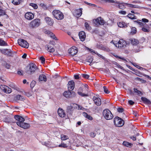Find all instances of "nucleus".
Here are the masks:
<instances>
[{
    "label": "nucleus",
    "instance_id": "nucleus-58",
    "mask_svg": "<svg viewBox=\"0 0 151 151\" xmlns=\"http://www.w3.org/2000/svg\"><path fill=\"white\" fill-rule=\"evenodd\" d=\"M25 94L28 96H31L32 95V93L30 92H25Z\"/></svg>",
    "mask_w": 151,
    "mask_h": 151
},
{
    "label": "nucleus",
    "instance_id": "nucleus-37",
    "mask_svg": "<svg viewBox=\"0 0 151 151\" xmlns=\"http://www.w3.org/2000/svg\"><path fill=\"white\" fill-rule=\"evenodd\" d=\"M85 27L86 29L88 30H91V27L87 22H86L85 23Z\"/></svg>",
    "mask_w": 151,
    "mask_h": 151
},
{
    "label": "nucleus",
    "instance_id": "nucleus-47",
    "mask_svg": "<svg viewBox=\"0 0 151 151\" xmlns=\"http://www.w3.org/2000/svg\"><path fill=\"white\" fill-rule=\"evenodd\" d=\"M35 84L36 82L35 81H32L30 84L31 88H32L34 87Z\"/></svg>",
    "mask_w": 151,
    "mask_h": 151
},
{
    "label": "nucleus",
    "instance_id": "nucleus-54",
    "mask_svg": "<svg viewBox=\"0 0 151 151\" xmlns=\"http://www.w3.org/2000/svg\"><path fill=\"white\" fill-rule=\"evenodd\" d=\"M6 49H4L3 50H1L0 52L2 54L6 55Z\"/></svg>",
    "mask_w": 151,
    "mask_h": 151
},
{
    "label": "nucleus",
    "instance_id": "nucleus-56",
    "mask_svg": "<svg viewBox=\"0 0 151 151\" xmlns=\"http://www.w3.org/2000/svg\"><path fill=\"white\" fill-rule=\"evenodd\" d=\"M96 135V133L94 132H92L90 134L91 137L93 138Z\"/></svg>",
    "mask_w": 151,
    "mask_h": 151
},
{
    "label": "nucleus",
    "instance_id": "nucleus-15",
    "mask_svg": "<svg viewBox=\"0 0 151 151\" xmlns=\"http://www.w3.org/2000/svg\"><path fill=\"white\" fill-rule=\"evenodd\" d=\"M71 95L73 96L75 95V93L74 91H71L68 90L65 91L63 93V95L67 98H69L72 97Z\"/></svg>",
    "mask_w": 151,
    "mask_h": 151
},
{
    "label": "nucleus",
    "instance_id": "nucleus-59",
    "mask_svg": "<svg viewBox=\"0 0 151 151\" xmlns=\"http://www.w3.org/2000/svg\"><path fill=\"white\" fill-rule=\"evenodd\" d=\"M88 86L87 85L85 84L83 86H82V87L83 88L85 89V90H86H86H88Z\"/></svg>",
    "mask_w": 151,
    "mask_h": 151
},
{
    "label": "nucleus",
    "instance_id": "nucleus-57",
    "mask_svg": "<svg viewBox=\"0 0 151 151\" xmlns=\"http://www.w3.org/2000/svg\"><path fill=\"white\" fill-rule=\"evenodd\" d=\"M95 54H97L99 57L103 59H105L104 57L103 56H102V55H101L98 53L97 52L95 53Z\"/></svg>",
    "mask_w": 151,
    "mask_h": 151
},
{
    "label": "nucleus",
    "instance_id": "nucleus-62",
    "mask_svg": "<svg viewBox=\"0 0 151 151\" xmlns=\"http://www.w3.org/2000/svg\"><path fill=\"white\" fill-rule=\"evenodd\" d=\"M50 36L54 39L56 40H57V38L55 37L54 35L52 33V35H51Z\"/></svg>",
    "mask_w": 151,
    "mask_h": 151
},
{
    "label": "nucleus",
    "instance_id": "nucleus-38",
    "mask_svg": "<svg viewBox=\"0 0 151 151\" xmlns=\"http://www.w3.org/2000/svg\"><path fill=\"white\" fill-rule=\"evenodd\" d=\"M127 17L130 19H136V17L133 14H132L131 13L129 14L128 15Z\"/></svg>",
    "mask_w": 151,
    "mask_h": 151
},
{
    "label": "nucleus",
    "instance_id": "nucleus-24",
    "mask_svg": "<svg viewBox=\"0 0 151 151\" xmlns=\"http://www.w3.org/2000/svg\"><path fill=\"white\" fill-rule=\"evenodd\" d=\"M97 46L99 49L104 51L109 52L110 51L108 47L101 45H98Z\"/></svg>",
    "mask_w": 151,
    "mask_h": 151
},
{
    "label": "nucleus",
    "instance_id": "nucleus-16",
    "mask_svg": "<svg viewBox=\"0 0 151 151\" xmlns=\"http://www.w3.org/2000/svg\"><path fill=\"white\" fill-rule=\"evenodd\" d=\"M68 90L72 91L75 87V83L73 81H69L67 84Z\"/></svg>",
    "mask_w": 151,
    "mask_h": 151
},
{
    "label": "nucleus",
    "instance_id": "nucleus-21",
    "mask_svg": "<svg viewBox=\"0 0 151 151\" xmlns=\"http://www.w3.org/2000/svg\"><path fill=\"white\" fill-rule=\"evenodd\" d=\"M45 20L47 24L48 25L51 26L53 24V20L50 18L47 17L45 18Z\"/></svg>",
    "mask_w": 151,
    "mask_h": 151
},
{
    "label": "nucleus",
    "instance_id": "nucleus-25",
    "mask_svg": "<svg viewBox=\"0 0 151 151\" xmlns=\"http://www.w3.org/2000/svg\"><path fill=\"white\" fill-rule=\"evenodd\" d=\"M39 81H46L47 78L46 76L43 74L40 75L39 78Z\"/></svg>",
    "mask_w": 151,
    "mask_h": 151
},
{
    "label": "nucleus",
    "instance_id": "nucleus-51",
    "mask_svg": "<svg viewBox=\"0 0 151 151\" xmlns=\"http://www.w3.org/2000/svg\"><path fill=\"white\" fill-rule=\"evenodd\" d=\"M126 5H127L128 6H129V7H130L133 8H137L136 7V6H136L134 5H133L132 4H129L127 3V4H126Z\"/></svg>",
    "mask_w": 151,
    "mask_h": 151
},
{
    "label": "nucleus",
    "instance_id": "nucleus-6",
    "mask_svg": "<svg viewBox=\"0 0 151 151\" xmlns=\"http://www.w3.org/2000/svg\"><path fill=\"white\" fill-rule=\"evenodd\" d=\"M40 20L39 19H35L30 23L29 26L32 28L38 27L40 24Z\"/></svg>",
    "mask_w": 151,
    "mask_h": 151
},
{
    "label": "nucleus",
    "instance_id": "nucleus-14",
    "mask_svg": "<svg viewBox=\"0 0 151 151\" xmlns=\"http://www.w3.org/2000/svg\"><path fill=\"white\" fill-rule=\"evenodd\" d=\"M68 51L69 54L73 56L77 53L78 50L76 47L73 46L68 50Z\"/></svg>",
    "mask_w": 151,
    "mask_h": 151
},
{
    "label": "nucleus",
    "instance_id": "nucleus-44",
    "mask_svg": "<svg viewBox=\"0 0 151 151\" xmlns=\"http://www.w3.org/2000/svg\"><path fill=\"white\" fill-rule=\"evenodd\" d=\"M61 140H65L68 139V136L63 134H62L61 136Z\"/></svg>",
    "mask_w": 151,
    "mask_h": 151
},
{
    "label": "nucleus",
    "instance_id": "nucleus-13",
    "mask_svg": "<svg viewBox=\"0 0 151 151\" xmlns=\"http://www.w3.org/2000/svg\"><path fill=\"white\" fill-rule=\"evenodd\" d=\"M17 124L18 126L25 129L29 128L30 127L29 124L25 123L24 122H17Z\"/></svg>",
    "mask_w": 151,
    "mask_h": 151
},
{
    "label": "nucleus",
    "instance_id": "nucleus-43",
    "mask_svg": "<svg viewBox=\"0 0 151 151\" xmlns=\"http://www.w3.org/2000/svg\"><path fill=\"white\" fill-rule=\"evenodd\" d=\"M137 32L136 28L134 27H133L132 28L131 34L132 35L135 34Z\"/></svg>",
    "mask_w": 151,
    "mask_h": 151
},
{
    "label": "nucleus",
    "instance_id": "nucleus-2",
    "mask_svg": "<svg viewBox=\"0 0 151 151\" xmlns=\"http://www.w3.org/2000/svg\"><path fill=\"white\" fill-rule=\"evenodd\" d=\"M103 114L104 118L107 120L111 119L114 117L113 114L108 109L104 110Z\"/></svg>",
    "mask_w": 151,
    "mask_h": 151
},
{
    "label": "nucleus",
    "instance_id": "nucleus-3",
    "mask_svg": "<svg viewBox=\"0 0 151 151\" xmlns=\"http://www.w3.org/2000/svg\"><path fill=\"white\" fill-rule=\"evenodd\" d=\"M114 123L116 127H120L122 126L124 124V122L118 116L114 119Z\"/></svg>",
    "mask_w": 151,
    "mask_h": 151
},
{
    "label": "nucleus",
    "instance_id": "nucleus-35",
    "mask_svg": "<svg viewBox=\"0 0 151 151\" xmlns=\"http://www.w3.org/2000/svg\"><path fill=\"white\" fill-rule=\"evenodd\" d=\"M123 144L124 145L129 147H131L132 145V143L125 141L123 142Z\"/></svg>",
    "mask_w": 151,
    "mask_h": 151
},
{
    "label": "nucleus",
    "instance_id": "nucleus-27",
    "mask_svg": "<svg viewBox=\"0 0 151 151\" xmlns=\"http://www.w3.org/2000/svg\"><path fill=\"white\" fill-rule=\"evenodd\" d=\"M82 9H77L75 10V13L76 15L79 17L81 16L82 14Z\"/></svg>",
    "mask_w": 151,
    "mask_h": 151
},
{
    "label": "nucleus",
    "instance_id": "nucleus-49",
    "mask_svg": "<svg viewBox=\"0 0 151 151\" xmlns=\"http://www.w3.org/2000/svg\"><path fill=\"white\" fill-rule=\"evenodd\" d=\"M10 86L12 88H14V89H15L17 90H18L19 88H17L16 86L14 85H13V84H11L10 85Z\"/></svg>",
    "mask_w": 151,
    "mask_h": 151
},
{
    "label": "nucleus",
    "instance_id": "nucleus-26",
    "mask_svg": "<svg viewBox=\"0 0 151 151\" xmlns=\"http://www.w3.org/2000/svg\"><path fill=\"white\" fill-rule=\"evenodd\" d=\"M141 99L145 104H151L150 101L145 97H141Z\"/></svg>",
    "mask_w": 151,
    "mask_h": 151
},
{
    "label": "nucleus",
    "instance_id": "nucleus-23",
    "mask_svg": "<svg viewBox=\"0 0 151 151\" xmlns=\"http://www.w3.org/2000/svg\"><path fill=\"white\" fill-rule=\"evenodd\" d=\"M14 118L18 122H23L25 121V119L23 117L18 115H15L14 116Z\"/></svg>",
    "mask_w": 151,
    "mask_h": 151
},
{
    "label": "nucleus",
    "instance_id": "nucleus-36",
    "mask_svg": "<svg viewBox=\"0 0 151 151\" xmlns=\"http://www.w3.org/2000/svg\"><path fill=\"white\" fill-rule=\"evenodd\" d=\"M131 42V43L133 45H137L139 43V41L134 39H132Z\"/></svg>",
    "mask_w": 151,
    "mask_h": 151
},
{
    "label": "nucleus",
    "instance_id": "nucleus-11",
    "mask_svg": "<svg viewBox=\"0 0 151 151\" xmlns=\"http://www.w3.org/2000/svg\"><path fill=\"white\" fill-rule=\"evenodd\" d=\"M77 106V105L75 104H71L70 106H68L67 107L66 112L67 115H71L73 113V109L75 108V107L73 106Z\"/></svg>",
    "mask_w": 151,
    "mask_h": 151
},
{
    "label": "nucleus",
    "instance_id": "nucleus-60",
    "mask_svg": "<svg viewBox=\"0 0 151 151\" xmlns=\"http://www.w3.org/2000/svg\"><path fill=\"white\" fill-rule=\"evenodd\" d=\"M5 67L8 69H9L10 67V65L9 64L7 63L6 62H5Z\"/></svg>",
    "mask_w": 151,
    "mask_h": 151
},
{
    "label": "nucleus",
    "instance_id": "nucleus-17",
    "mask_svg": "<svg viewBox=\"0 0 151 151\" xmlns=\"http://www.w3.org/2000/svg\"><path fill=\"white\" fill-rule=\"evenodd\" d=\"M78 35L81 40L82 41H84L86 37L85 32L84 31H81L79 32Z\"/></svg>",
    "mask_w": 151,
    "mask_h": 151
},
{
    "label": "nucleus",
    "instance_id": "nucleus-30",
    "mask_svg": "<svg viewBox=\"0 0 151 151\" xmlns=\"http://www.w3.org/2000/svg\"><path fill=\"white\" fill-rule=\"evenodd\" d=\"M93 60V58L91 56L88 57V58L86 60V61L90 63V64H89L90 65H92L91 64V63L92 62Z\"/></svg>",
    "mask_w": 151,
    "mask_h": 151
},
{
    "label": "nucleus",
    "instance_id": "nucleus-32",
    "mask_svg": "<svg viewBox=\"0 0 151 151\" xmlns=\"http://www.w3.org/2000/svg\"><path fill=\"white\" fill-rule=\"evenodd\" d=\"M140 20H137V21H135V22H137L138 24L141 26L146 27L148 26V25L146 24H144L142 22H140Z\"/></svg>",
    "mask_w": 151,
    "mask_h": 151
},
{
    "label": "nucleus",
    "instance_id": "nucleus-40",
    "mask_svg": "<svg viewBox=\"0 0 151 151\" xmlns=\"http://www.w3.org/2000/svg\"><path fill=\"white\" fill-rule=\"evenodd\" d=\"M7 44L4 41L0 39V45L1 46H6Z\"/></svg>",
    "mask_w": 151,
    "mask_h": 151
},
{
    "label": "nucleus",
    "instance_id": "nucleus-8",
    "mask_svg": "<svg viewBox=\"0 0 151 151\" xmlns=\"http://www.w3.org/2000/svg\"><path fill=\"white\" fill-rule=\"evenodd\" d=\"M19 45L22 47L27 48L29 47L28 43L24 40L19 39L18 40Z\"/></svg>",
    "mask_w": 151,
    "mask_h": 151
},
{
    "label": "nucleus",
    "instance_id": "nucleus-41",
    "mask_svg": "<svg viewBox=\"0 0 151 151\" xmlns=\"http://www.w3.org/2000/svg\"><path fill=\"white\" fill-rule=\"evenodd\" d=\"M134 92L136 93L137 94L139 95L140 96L142 95V93L139 90H138L137 88H134Z\"/></svg>",
    "mask_w": 151,
    "mask_h": 151
},
{
    "label": "nucleus",
    "instance_id": "nucleus-64",
    "mask_svg": "<svg viewBox=\"0 0 151 151\" xmlns=\"http://www.w3.org/2000/svg\"><path fill=\"white\" fill-rule=\"evenodd\" d=\"M44 32L45 34H50L51 33L50 32L49 30H46L44 31Z\"/></svg>",
    "mask_w": 151,
    "mask_h": 151
},
{
    "label": "nucleus",
    "instance_id": "nucleus-46",
    "mask_svg": "<svg viewBox=\"0 0 151 151\" xmlns=\"http://www.w3.org/2000/svg\"><path fill=\"white\" fill-rule=\"evenodd\" d=\"M30 5L32 6L35 9H36L37 8V5L35 4L31 3L30 4Z\"/></svg>",
    "mask_w": 151,
    "mask_h": 151
},
{
    "label": "nucleus",
    "instance_id": "nucleus-28",
    "mask_svg": "<svg viewBox=\"0 0 151 151\" xmlns=\"http://www.w3.org/2000/svg\"><path fill=\"white\" fill-rule=\"evenodd\" d=\"M118 26L120 27L126 28L127 27L126 24L124 22H119L117 24Z\"/></svg>",
    "mask_w": 151,
    "mask_h": 151
},
{
    "label": "nucleus",
    "instance_id": "nucleus-50",
    "mask_svg": "<svg viewBox=\"0 0 151 151\" xmlns=\"http://www.w3.org/2000/svg\"><path fill=\"white\" fill-rule=\"evenodd\" d=\"M81 75L83 77L86 79H88L89 77V75L87 74H81Z\"/></svg>",
    "mask_w": 151,
    "mask_h": 151
},
{
    "label": "nucleus",
    "instance_id": "nucleus-1",
    "mask_svg": "<svg viewBox=\"0 0 151 151\" xmlns=\"http://www.w3.org/2000/svg\"><path fill=\"white\" fill-rule=\"evenodd\" d=\"M38 68L36 65L33 63H30L29 66L27 67L26 72L29 74H32L38 70Z\"/></svg>",
    "mask_w": 151,
    "mask_h": 151
},
{
    "label": "nucleus",
    "instance_id": "nucleus-45",
    "mask_svg": "<svg viewBox=\"0 0 151 151\" xmlns=\"http://www.w3.org/2000/svg\"><path fill=\"white\" fill-rule=\"evenodd\" d=\"M59 147H63V148H66L68 147V146L66 144H64L63 142H62L61 144L59 145Z\"/></svg>",
    "mask_w": 151,
    "mask_h": 151
},
{
    "label": "nucleus",
    "instance_id": "nucleus-31",
    "mask_svg": "<svg viewBox=\"0 0 151 151\" xmlns=\"http://www.w3.org/2000/svg\"><path fill=\"white\" fill-rule=\"evenodd\" d=\"M16 99L17 100H19L20 101H24V97L19 95H16L15 97Z\"/></svg>",
    "mask_w": 151,
    "mask_h": 151
},
{
    "label": "nucleus",
    "instance_id": "nucleus-52",
    "mask_svg": "<svg viewBox=\"0 0 151 151\" xmlns=\"http://www.w3.org/2000/svg\"><path fill=\"white\" fill-rule=\"evenodd\" d=\"M145 27H143L142 29V30L145 32H148L149 31V29H147Z\"/></svg>",
    "mask_w": 151,
    "mask_h": 151
},
{
    "label": "nucleus",
    "instance_id": "nucleus-12",
    "mask_svg": "<svg viewBox=\"0 0 151 151\" xmlns=\"http://www.w3.org/2000/svg\"><path fill=\"white\" fill-rule=\"evenodd\" d=\"M0 88L4 92L6 93H9L12 92L11 88L4 85H1L0 86Z\"/></svg>",
    "mask_w": 151,
    "mask_h": 151
},
{
    "label": "nucleus",
    "instance_id": "nucleus-10",
    "mask_svg": "<svg viewBox=\"0 0 151 151\" xmlns=\"http://www.w3.org/2000/svg\"><path fill=\"white\" fill-rule=\"evenodd\" d=\"M126 42L123 40H120L117 43L114 44L116 46L119 48L124 47L126 45Z\"/></svg>",
    "mask_w": 151,
    "mask_h": 151
},
{
    "label": "nucleus",
    "instance_id": "nucleus-63",
    "mask_svg": "<svg viewBox=\"0 0 151 151\" xmlns=\"http://www.w3.org/2000/svg\"><path fill=\"white\" fill-rule=\"evenodd\" d=\"M129 104L131 105H133L134 103V102L132 100H129L128 101Z\"/></svg>",
    "mask_w": 151,
    "mask_h": 151
},
{
    "label": "nucleus",
    "instance_id": "nucleus-4",
    "mask_svg": "<svg viewBox=\"0 0 151 151\" xmlns=\"http://www.w3.org/2000/svg\"><path fill=\"white\" fill-rule=\"evenodd\" d=\"M52 14L58 20H61L64 18V15L60 11L55 10L52 12Z\"/></svg>",
    "mask_w": 151,
    "mask_h": 151
},
{
    "label": "nucleus",
    "instance_id": "nucleus-48",
    "mask_svg": "<svg viewBox=\"0 0 151 151\" xmlns=\"http://www.w3.org/2000/svg\"><path fill=\"white\" fill-rule=\"evenodd\" d=\"M103 89L105 93H109V91L108 88L105 86H104L103 87Z\"/></svg>",
    "mask_w": 151,
    "mask_h": 151
},
{
    "label": "nucleus",
    "instance_id": "nucleus-34",
    "mask_svg": "<svg viewBox=\"0 0 151 151\" xmlns=\"http://www.w3.org/2000/svg\"><path fill=\"white\" fill-rule=\"evenodd\" d=\"M22 1V0H13L12 1V3L14 4L17 5L19 4Z\"/></svg>",
    "mask_w": 151,
    "mask_h": 151
},
{
    "label": "nucleus",
    "instance_id": "nucleus-33",
    "mask_svg": "<svg viewBox=\"0 0 151 151\" xmlns=\"http://www.w3.org/2000/svg\"><path fill=\"white\" fill-rule=\"evenodd\" d=\"M118 4H119L118 7L119 9H123L125 8V5L126 4V3H119H119H118Z\"/></svg>",
    "mask_w": 151,
    "mask_h": 151
},
{
    "label": "nucleus",
    "instance_id": "nucleus-55",
    "mask_svg": "<svg viewBox=\"0 0 151 151\" xmlns=\"http://www.w3.org/2000/svg\"><path fill=\"white\" fill-rule=\"evenodd\" d=\"M117 111L119 112L122 113L124 111V109L122 108H119L117 109Z\"/></svg>",
    "mask_w": 151,
    "mask_h": 151
},
{
    "label": "nucleus",
    "instance_id": "nucleus-39",
    "mask_svg": "<svg viewBox=\"0 0 151 151\" xmlns=\"http://www.w3.org/2000/svg\"><path fill=\"white\" fill-rule=\"evenodd\" d=\"M6 14V12L5 11L2 9L1 7L0 6V16H3Z\"/></svg>",
    "mask_w": 151,
    "mask_h": 151
},
{
    "label": "nucleus",
    "instance_id": "nucleus-53",
    "mask_svg": "<svg viewBox=\"0 0 151 151\" xmlns=\"http://www.w3.org/2000/svg\"><path fill=\"white\" fill-rule=\"evenodd\" d=\"M40 59L41 60L42 63H45V59L43 56L40 57Z\"/></svg>",
    "mask_w": 151,
    "mask_h": 151
},
{
    "label": "nucleus",
    "instance_id": "nucleus-29",
    "mask_svg": "<svg viewBox=\"0 0 151 151\" xmlns=\"http://www.w3.org/2000/svg\"><path fill=\"white\" fill-rule=\"evenodd\" d=\"M83 114L85 117L90 120H92L93 119L92 117L90 115L87 114L86 112H83Z\"/></svg>",
    "mask_w": 151,
    "mask_h": 151
},
{
    "label": "nucleus",
    "instance_id": "nucleus-19",
    "mask_svg": "<svg viewBox=\"0 0 151 151\" xmlns=\"http://www.w3.org/2000/svg\"><path fill=\"white\" fill-rule=\"evenodd\" d=\"M25 17L28 20H31L34 18V15L31 12H27L25 14Z\"/></svg>",
    "mask_w": 151,
    "mask_h": 151
},
{
    "label": "nucleus",
    "instance_id": "nucleus-20",
    "mask_svg": "<svg viewBox=\"0 0 151 151\" xmlns=\"http://www.w3.org/2000/svg\"><path fill=\"white\" fill-rule=\"evenodd\" d=\"M58 112L59 115L61 117H63L65 116V112L61 108H59Z\"/></svg>",
    "mask_w": 151,
    "mask_h": 151
},
{
    "label": "nucleus",
    "instance_id": "nucleus-22",
    "mask_svg": "<svg viewBox=\"0 0 151 151\" xmlns=\"http://www.w3.org/2000/svg\"><path fill=\"white\" fill-rule=\"evenodd\" d=\"M6 51L5 55L9 57H13L15 53L14 52H12L10 49H6Z\"/></svg>",
    "mask_w": 151,
    "mask_h": 151
},
{
    "label": "nucleus",
    "instance_id": "nucleus-61",
    "mask_svg": "<svg viewBox=\"0 0 151 151\" xmlns=\"http://www.w3.org/2000/svg\"><path fill=\"white\" fill-rule=\"evenodd\" d=\"M119 13L120 14H121L124 15L126 14V11H124L121 10L119 12Z\"/></svg>",
    "mask_w": 151,
    "mask_h": 151
},
{
    "label": "nucleus",
    "instance_id": "nucleus-7",
    "mask_svg": "<svg viewBox=\"0 0 151 151\" xmlns=\"http://www.w3.org/2000/svg\"><path fill=\"white\" fill-rule=\"evenodd\" d=\"M88 92V90H86L83 88L81 87H80L78 90V93L79 95L83 97L87 96L88 94L87 93Z\"/></svg>",
    "mask_w": 151,
    "mask_h": 151
},
{
    "label": "nucleus",
    "instance_id": "nucleus-5",
    "mask_svg": "<svg viewBox=\"0 0 151 151\" xmlns=\"http://www.w3.org/2000/svg\"><path fill=\"white\" fill-rule=\"evenodd\" d=\"M93 23L97 26L99 25H103L106 23L101 17H98L97 18L93 19Z\"/></svg>",
    "mask_w": 151,
    "mask_h": 151
},
{
    "label": "nucleus",
    "instance_id": "nucleus-18",
    "mask_svg": "<svg viewBox=\"0 0 151 151\" xmlns=\"http://www.w3.org/2000/svg\"><path fill=\"white\" fill-rule=\"evenodd\" d=\"M93 99L94 103L96 105L99 106L101 104V100L99 98L93 96Z\"/></svg>",
    "mask_w": 151,
    "mask_h": 151
},
{
    "label": "nucleus",
    "instance_id": "nucleus-42",
    "mask_svg": "<svg viewBox=\"0 0 151 151\" xmlns=\"http://www.w3.org/2000/svg\"><path fill=\"white\" fill-rule=\"evenodd\" d=\"M4 122L6 123H9L11 121V119L9 117H6L3 119Z\"/></svg>",
    "mask_w": 151,
    "mask_h": 151
},
{
    "label": "nucleus",
    "instance_id": "nucleus-9",
    "mask_svg": "<svg viewBox=\"0 0 151 151\" xmlns=\"http://www.w3.org/2000/svg\"><path fill=\"white\" fill-rule=\"evenodd\" d=\"M49 45H46L45 47L46 49L47 50L48 52H53L55 51V49L51 46L50 45L52 44L55 45V43L54 42H52L50 41L49 42Z\"/></svg>",
    "mask_w": 151,
    "mask_h": 151
}]
</instances>
